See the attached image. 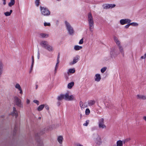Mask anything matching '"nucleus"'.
Masks as SVG:
<instances>
[{
	"instance_id": "obj_44",
	"label": "nucleus",
	"mask_w": 146,
	"mask_h": 146,
	"mask_svg": "<svg viewBox=\"0 0 146 146\" xmlns=\"http://www.w3.org/2000/svg\"><path fill=\"white\" fill-rule=\"evenodd\" d=\"M83 42V38H82L80 40V41L79 42V44H82Z\"/></svg>"
},
{
	"instance_id": "obj_1",
	"label": "nucleus",
	"mask_w": 146,
	"mask_h": 146,
	"mask_svg": "<svg viewBox=\"0 0 146 146\" xmlns=\"http://www.w3.org/2000/svg\"><path fill=\"white\" fill-rule=\"evenodd\" d=\"M63 99L69 101L74 100V96L73 95L69 96L68 92L64 94H61L57 98V99L59 101H60Z\"/></svg>"
},
{
	"instance_id": "obj_53",
	"label": "nucleus",
	"mask_w": 146,
	"mask_h": 146,
	"mask_svg": "<svg viewBox=\"0 0 146 146\" xmlns=\"http://www.w3.org/2000/svg\"><path fill=\"white\" fill-rule=\"evenodd\" d=\"M3 4L4 5H5L6 4V0H3Z\"/></svg>"
},
{
	"instance_id": "obj_9",
	"label": "nucleus",
	"mask_w": 146,
	"mask_h": 146,
	"mask_svg": "<svg viewBox=\"0 0 146 146\" xmlns=\"http://www.w3.org/2000/svg\"><path fill=\"white\" fill-rule=\"evenodd\" d=\"M113 38L116 44L117 47L121 45V42L116 36H114Z\"/></svg>"
},
{
	"instance_id": "obj_28",
	"label": "nucleus",
	"mask_w": 146,
	"mask_h": 146,
	"mask_svg": "<svg viewBox=\"0 0 146 146\" xmlns=\"http://www.w3.org/2000/svg\"><path fill=\"white\" fill-rule=\"evenodd\" d=\"M103 8L104 9H109V4H104L102 6Z\"/></svg>"
},
{
	"instance_id": "obj_21",
	"label": "nucleus",
	"mask_w": 146,
	"mask_h": 146,
	"mask_svg": "<svg viewBox=\"0 0 146 146\" xmlns=\"http://www.w3.org/2000/svg\"><path fill=\"white\" fill-rule=\"evenodd\" d=\"M74 85V82H71L68 84V88L69 89H71L72 88V86Z\"/></svg>"
},
{
	"instance_id": "obj_5",
	"label": "nucleus",
	"mask_w": 146,
	"mask_h": 146,
	"mask_svg": "<svg viewBox=\"0 0 146 146\" xmlns=\"http://www.w3.org/2000/svg\"><path fill=\"white\" fill-rule=\"evenodd\" d=\"M65 24L68 34L70 35H72L74 33L73 27L71 26L70 23L66 21H65Z\"/></svg>"
},
{
	"instance_id": "obj_30",
	"label": "nucleus",
	"mask_w": 146,
	"mask_h": 146,
	"mask_svg": "<svg viewBox=\"0 0 146 146\" xmlns=\"http://www.w3.org/2000/svg\"><path fill=\"white\" fill-rule=\"evenodd\" d=\"M40 0H36L35 1V5L37 7H38L40 3Z\"/></svg>"
},
{
	"instance_id": "obj_2",
	"label": "nucleus",
	"mask_w": 146,
	"mask_h": 146,
	"mask_svg": "<svg viewBox=\"0 0 146 146\" xmlns=\"http://www.w3.org/2000/svg\"><path fill=\"white\" fill-rule=\"evenodd\" d=\"M88 20L89 26L90 31L93 32L94 28V22L91 13H90L88 14Z\"/></svg>"
},
{
	"instance_id": "obj_18",
	"label": "nucleus",
	"mask_w": 146,
	"mask_h": 146,
	"mask_svg": "<svg viewBox=\"0 0 146 146\" xmlns=\"http://www.w3.org/2000/svg\"><path fill=\"white\" fill-rule=\"evenodd\" d=\"M105 105L107 108L110 109L112 108L113 107V105L110 103H106Z\"/></svg>"
},
{
	"instance_id": "obj_62",
	"label": "nucleus",
	"mask_w": 146,
	"mask_h": 146,
	"mask_svg": "<svg viewBox=\"0 0 146 146\" xmlns=\"http://www.w3.org/2000/svg\"><path fill=\"white\" fill-rule=\"evenodd\" d=\"M41 118V117H39L38 118V119H40Z\"/></svg>"
},
{
	"instance_id": "obj_26",
	"label": "nucleus",
	"mask_w": 146,
	"mask_h": 146,
	"mask_svg": "<svg viewBox=\"0 0 146 146\" xmlns=\"http://www.w3.org/2000/svg\"><path fill=\"white\" fill-rule=\"evenodd\" d=\"M40 35L42 38H47L48 36V35L45 33H41Z\"/></svg>"
},
{
	"instance_id": "obj_43",
	"label": "nucleus",
	"mask_w": 146,
	"mask_h": 146,
	"mask_svg": "<svg viewBox=\"0 0 146 146\" xmlns=\"http://www.w3.org/2000/svg\"><path fill=\"white\" fill-rule=\"evenodd\" d=\"M34 62H32V64L31 66V70L30 72H31L32 71V70H33V65H34Z\"/></svg>"
},
{
	"instance_id": "obj_47",
	"label": "nucleus",
	"mask_w": 146,
	"mask_h": 146,
	"mask_svg": "<svg viewBox=\"0 0 146 146\" xmlns=\"http://www.w3.org/2000/svg\"><path fill=\"white\" fill-rule=\"evenodd\" d=\"M40 58V53L39 52V49H38V52L37 58L38 59H39Z\"/></svg>"
},
{
	"instance_id": "obj_57",
	"label": "nucleus",
	"mask_w": 146,
	"mask_h": 146,
	"mask_svg": "<svg viewBox=\"0 0 146 146\" xmlns=\"http://www.w3.org/2000/svg\"><path fill=\"white\" fill-rule=\"evenodd\" d=\"M60 102H58V103H57V105L58 106H59L60 105Z\"/></svg>"
},
{
	"instance_id": "obj_12",
	"label": "nucleus",
	"mask_w": 146,
	"mask_h": 146,
	"mask_svg": "<svg viewBox=\"0 0 146 146\" xmlns=\"http://www.w3.org/2000/svg\"><path fill=\"white\" fill-rule=\"evenodd\" d=\"M11 115L13 117H15V118H17V117L18 115L17 112V111L15 107H14L13 108V111L11 113Z\"/></svg>"
},
{
	"instance_id": "obj_56",
	"label": "nucleus",
	"mask_w": 146,
	"mask_h": 146,
	"mask_svg": "<svg viewBox=\"0 0 146 146\" xmlns=\"http://www.w3.org/2000/svg\"><path fill=\"white\" fill-rule=\"evenodd\" d=\"M32 62H34V57H33V56H32Z\"/></svg>"
},
{
	"instance_id": "obj_19",
	"label": "nucleus",
	"mask_w": 146,
	"mask_h": 146,
	"mask_svg": "<svg viewBox=\"0 0 146 146\" xmlns=\"http://www.w3.org/2000/svg\"><path fill=\"white\" fill-rule=\"evenodd\" d=\"M74 48L75 50H78L81 49L82 48V47L78 45H75L74 46Z\"/></svg>"
},
{
	"instance_id": "obj_42",
	"label": "nucleus",
	"mask_w": 146,
	"mask_h": 146,
	"mask_svg": "<svg viewBox=\"0 0 146 146\" xmlns=\"http://www.w3.org/2000/svg\"><path fill=\"white\" fill-rule=\"evenodd\" d=\"M89 122V120L86 121V123H84L83 125L84 126H87Z\"/></svg>"
},
{
	"instance_id": "obj_4",
	"label": "nucleus",
	"mask_w": 146,
	"mask_h": 146,
	"mask_svg": "<svg viewBox=\"0 0 146 146\" xmlns=\"http://www.w3.org/2000/svg\"><path fill=\"white\" fill-rule=\"evenodd\" d=\"M40 10L41 14L44 16H48L50 14V12L46 7L40 6Z\"/></svg>"
},
{
	"instance_id": "obj_41",
	"label": "nucleus",
	"mask_w": 146,
	"mask_h": 146,
	"mask_svg": "<svg viewBox=\"0 0 146 146\" xmlns=\"http://www.w3.org/2000/svg\"><path fill=\"white\" fill-rule=\"evenodd\" d=\"M59 59H58L57 60V62L56 63V67H55V70H56V69H57L58 67V64H59Z\"/></svg>"
},
{
	"instance_id": "obj_24",
	"label": "nucleus",
	"mask_w": 146,
	"mask_h": 146,
	"mask_svg": "<svg viewBox=\"0 0 146 146\" xmlns=\"http://www.w3.org/2000/svg\"><path fill=\"white\" fill-rule=\"evenodd\" d=\"M15 3V0H11L10 1L9 3L8 4V5L9 7H11Z\"/></svg>"
},
{
	"instance_id": "obj_60",
	"label": "nucleus",
	"mask_w": 146,
	"mask_h": 146,
	"mask_svg": "<svg viewBox=\"0 0 146 146\" xmlns=\"http://www.w3.org/2000/svg\"><path fill=\"white\" fill-rule=\"evenodd\" d=\"M16 130V127H15V129H14V131L15 132V130Z\"/></svg>"
},
{
	"instance_id": "obj_52",
	"label": "nucleus",
	"mask_w": 146,
	"mask_h": 146,
	"mask_svg": "<svg viewBox=\"0 0 146 146\" xmlns=\"http://www.w3.org/2000/svg\"><path fill=\"white\" fill-rule=\"evenodd\" d=\"M96 129V127H92V131H93Z\"/></svg>"
},
{
	"instance_id": "obj_31",
	"label": "nucleus",
	"mask_w": 146,
	"mask_h": 146,
	"mask_svg": "<svg viewBox=\"0 0 146 146\" xmlns=\"http://www.w3.org/2000/svg\"><path fill=\"white\" fill-rule=\"evenodd\" d=\"M130 25H132L133 26H137L138 25V24L136 23L133 22L130 23Z\"/></svg>"
},
{
	"instance_id": "obj_22",
	"label": "nucleus",
	"mask_w": 146,
	"mask_h": 146,
	"mask_svg": "<svg viewBox=\"0 0 146 146\" xmlns=\"http://www.w3.org/2000/svg\"><path fill=\"white\" fill-rule=\"evenodd\" d=\"M95 101L94 100H90L88 101V104L90 106L94 105L95 103Z\"/></svg>"
},
{
	"instance_id": "obj_39",
	"label": "nucleus",
	"mask_w": 146,
	"mask_h": 146,
	"mask_svg": "<svg viewBox=\"0 0 146 146\" xmlns=\"http://www.w3.org/2000/svg\"><path fill=\"white\" fill-rule=\"evenodd\" d=\"M19 93L21 95H22L23 94V91L21 89V86H20V85H19Z\"/></svg>"
},
{
	"instance_id": "obj_23",
	"label": "nucleus",
	"mask_w": 146,
	"mask_h": 146,
	"mask_svg": "<svg viewBox=\"0 0 146 146\" xmlns=\"http://www.w3.org/2000/svg\"><path fill=\"white\" fill-rule=\"evenodd\" d=\"M117 146H123V143L122 141L119 140L117 142Z\"/></svg>"
},
{
	"instance_id": "obj_13",
	"label": "nucleus",
	"mask_w": 146,
	"mask_h": 146,
	"mask_svg": "<svg viewBox=\"0 0 146 146\" xmlns=\"http://www.w3.org/2000/svg\"><path fill=\"white\" fill-rule=\"evenodd\" d=\"M137 98L138 99L142 100H146V96H145L141 94H138L137 95Z\"/></svg>"
},
{
	"instance_id": "obj_63",
	"label": "nucleus",
	"mask_w": 146,
	"mask_h": 146,
	"mask_svg": "<svg viewBox=\"0 0 146 146\" xmlns=\"http://www.w3.org/2000/svg\"><path fill=\"white\" fill-rule=\"evenodd\" d=\"M59 56H58V58H57V59H59Z\"/></svg>"
},
{
	"instance_id": "obj_29",
	"label": "nucleus",
	"mask_w": 146,
	"mask_h": 146,
	"mask_svg": "<svg viewBox=\"0 0 146 146\" xmlns=\"http://www.w3.org/2000/svg\"><path fill=\"white\" fill-rule=\"evenodd\" d=\"M15 102L17 106L18 105V98L17 97H15L14 98Z\"/></svg>"
},
{
	"instance_id": "obj_59",
	"label": "nucleus",
	"mask_w": 146,
	"mask_h": 146,
	"mask_svg": "<svg viewBox=\"0 0 146 146\" xmlns=\"http://www.w3.org/2000/svg\"><path fill=\"white\" fill-rule=\"evenodd\" d=\"M56 70H57V69L56 70H55V73H56Z\"/></svg>"
},
{
	"instance_id": "obj_10",
	"label": "nucleus",
	"mask_w": 146,
	"mask_h": 146,
	"mask_svg": "<svg viewBox=\"0 0 146 146\" xmlns=\"http://www.w3.org/2000/svg\"><path fill=\"white\" fill-rule=\"evenodd\" d=\"M40 44L42 47L45 48L48 44V43L47 41H46L43 40L41 42Z\"/></svg>"
},
{
	"instance_id": "obj_36",
	"label": "nucleus",
	"mask_w": 146,
	"mask_h": 146,
	"mask_svg": "<svg viewBox=\"0 0 146 146\" xmlns=\"http://www.w3.org/2000/svg\"><path fill=\"white\" fill-rule=\"evenodd\" d=\"M130 139L129 138L126 139H125L123 140L122 141L123 143L125 144V143L127 142L130 140Z\"/></svg>"
},
{
	"instance_id": "obj_8",
	"label": "nucleus",
	"mask_w": 146,
	"mask_h": 146,
	"mask_svg": "<svg viewBox=\"0 0 146 146\" xmlns=\"http://www.w3.org/2000/svg\"><path fill=\"white\" fill-rule=\"evenodd\" d=\"M79 58L80 56H79L78 55L74 57L73 61L70 63V64L72 65L76 63L79 60Z\"/></svg>"
},
{
	"instance_id": "obj_40",
	"label": "nucleus",
	"mask_w": 146,
	"mask_h": 146,
	"mask_svg": "<svg viewBox=\"0 0 146 146\" xmlns=\"http://www.w3.org/2000/svg\"><path fill=\"white\" fill-rule=\"evenodd\" d=\"M44 25L45 26H50V23H47L46 22H45L44 24Z\"/></svg>"
},
{
	"instance_id": "obj_35",
	"label": "nucleus",
	"mask_w": 146,
	"mask_h": 146,
	"mask_svg": "<svg viewBox=\"0 0 146 146\" xmlns=\"http://www.w3.org/2000/svg\"><path fill=\"white\" fill-rule=\"evenodd\" d=\"M19 107L23 108V103L21 102V100L19 99Z\"/></svg>"
},
{
	"instance_id": "obj_51",
	"label": "nucleus",
	"mask_w": 146,
	"mask_h": 146,
	"mask_svg": "<svg viewBox=\"0 0 146 146\" xmlns=\"http://www.w3.org/2000/svg\"><path fill=\"white\" fill-rule=\"evenodd\" d=\"M30 103V101L29 99H27V104H29Z\"/></svg>"
},
{
	"instance_id": "obj_49",
	"label": "nucleus",
	"mask_w": 146,
	"mask_h": 146,
	"mask_svg": "<svg viewBox=\"0 0 146 146\" xmlns=\"http://www.w3.org/2000/svg\"><path fill=\"white\" fill-rule=\"evenodd\" d=\"M44 107L46 109H47V110H48L49 107L47 105H44Z\"/></svg>"
},
{
	"instance_id": "obj_16",
	"label": "nucleus",
	"mask_w": 146,
	"mask_h": 146,
	"mask_svg": "<svg viewBox=\"0 0 146 146\" xmlns=\"http://www.w3.org/2000/svg\"><path fill=\"white\" fill-rule=\"evenodd\" d=\"M80 106L82 108H84L87 107V104L85 103L83 104L82 101H80L79 103Z\"/></svg>"
},
{
	"instance_id": "obj_54",
	"label": "nucleus",
	"mask_w": 146,
	"mask_h": 146,
	"mask_svg": "<svg viewBox=\"0 0 146 146\" xmlns=\"http://www.w3.org/2000/svg\"><path fill=\"white\" fill-rule=\"evenodd\" d=\"M15 87L16 88L18 89V84H17Z\"/></svg>"
},
{
	"instance_id": "obj_33",
	"label": "nucleus",
	"mask_w": 146,
	"mask_h": 146,
	"mask_svg": "<svg viewBox=\"0 0 146 146\" xmlns=\"http://www.w3.org/2000/svg\"><path fill=\"white\" fill-rule=\"evenodd\" d=\"M110 54L111 58H115L117 56V55H114L113 54V52L112 51H110Z\"/></svg>"
},
{
	"instance_id": "obj_20",
	"label": "nucleus",
	"mask_w": 146,
	"mask_h": 146,
	"mask_svg": "<svg viewBox=\"0 0 146 146\" xmlns=\"http://www.w3.org/2000/svg\"><path fill=\"white\" fill-rule=\"evenodd\" d=\"M75 70L74 68H70L68 70V74H69V73H74L75 72Z\"/></svg>"
},
{
	"instance_id": "obj_38",
	"label": "nucleus",
	"mask_w": 146,
	"mask_h": 146,
	"mask_svg": "<svg viewBox=\"0 0 146 146\" xmlns=\"http://www.w3.org/2000/svg\"><path fill=\"white\" fill-rule=\"evenodd\" d=\"M106 67H104L102 68L101 70V72L103 73L106 70Z\"/></svg>"
},
{
	"instance_id": "obj_14",
	"label": "nucleus",
	"mask_w": 146,
	"mask_h": 146,
	"mask_svg": "<svg viewBox=\"0 0 146 146\" xmlns=\"http://www.w3.org/2000/svg\"><path fill=\"white\" fill-rule=\"evenodd\" d=\"M49 52H52L54 50V48L53 47L48 44L46 47L45 48Z\"/></svg>"
},
{
	"instance_id": "obj_46",
	"label": "nucleus",
	"mask_w": 146,
	"mask_h": 146,
	"mask_svg": "<svg viewBox=\"0 0 146 146\" xmlns=\"http://www.w3.org/2000/svg\"><path fill=\"white\" fill-rule=\"evenodd\" d=\"M130 25V23H129V24H128L125 26V28L126 29L128 28Z\"/></svg>"
},
{
	"instance_id": "obj_25",
	"label": "nucleus",
	"mask_w": 146,
	"mask_h": 146,
	"mask_svg": "<svg viewBox=\"0 0 146 146\" xmlns=\"http://www.w3.org/2000/svg\"><path fill=\"white\" fill-rule=\"evenodd\" d=\"M44 107V105H41L39 106L37 108V110L39 111L42 110Z\"/></svg>"
},
{
	"instance_id": "obj_37",
	"label": "nucleus",
	"mask_w": 146,
	"mask_h": 146,
	"mask_svg": "<svg viewBox=\"0 0 146 146\" xmlns=\"http://www.w3.org/2000/svg\"><path fill=\"white\" fill-rule=\"evenodd\" d=\"M38 146H44L42 141H40L38 142Z\"/></svg>"
},
{
	"instance_id": "obj_27",
	"label": "nucleus",
	"mask_w": 146,
	"mask_h": 146,
	"mask_svg": "<svg viewBox=\"0 0 146 146\" xmlns=\"http://www.w3.org/2000/svg\"><path fill=\"white\" fill-rule=\"evenodd\" d=\"M12 10H10V12H5L4 13V14L6 16H9L11 15V13H12Z\"/></svg>"
},
{
	"instance_id": "obj_55",
	"label": "nucleus",
	"mask_w": 146,
	"mask_h": 146,
	"mask_svg": "<svg viewBox=\"0 0 146 146\" xmlns=\"http://www.w3.org/2000/svg\"><path fill=\"white\" fill-rule=\"evenodd\" d=\"M146 58H145L144 56H142L141 57V59H145Z\"/></svg>"
},
{
	"instance_id": "obj_6",
	"label": "nucleus",
	"mask_w": 146,
	"mask_h": 146,
	"mask_svg": "<svg viewBox=\"0 0 146 146\" xmlns=\"http://www.w3.org/2000/svg\"><path fill=\"white\" fill-rule=\"evenodd\" d=\"M98 124V127L100 129H104L106 128V126L104 124V118H101L99 119Z\"/></svg>"
},
{
	"instance_id": "obj_11",
	"label": "nucleus",
	"mask_w": 146,
	"mask_h": 146,
	"mask_svg": "<svg viewBox=\"0 0 146 146\" xmlns=\"http://www.w3.org/2000/svg\"><path fill=\"white\" fill-rule=\"evenodd\" d=\"M118 50L119 51V53H121L123 56L124 55V52L123 47L121 46H119L117 47Z\"/></svg>"
},
{
	"instance_id": "obj_58",
	"label": "nucleus",
	"mask_w": 146,
	"mask_h": 146,
	"mask_svg": "<svg viewBox=\"0 0 146 146\" xmlns=\"http://www.w3.org/2000/svg\"><path fill=\"white\" fill-rule=\"evenodd\" d=\"M144 56H145V58L146 57V53L144 54Z\"/></svg>"
},
{
	"instance_id": "obj_32",
	"label": "nucleus",
	"mask_w": 146,
	"mask_h": 146,
	"mask_svg": "<svg viewBox=\"0 0 146 146\" xmlns=\"http://www.w3.org/2000/svg\"><path fill=\"white\" fill-rule=\"evenodd\" d=\"M90 113V110L88 108L86 109L85 111V114L86 115H88Z\"/></svg>"
},
{
	"instance_id": "obj_7",
	"label": "nucleus",
	"mask_w": 146,
	"mask_h": 146,
	"mask_svg": "<svg viewBox=\"0 0 146 146\" xmlns=\"http://www.w3.org/2000/svg\"><path fill=\"white\" fill-rule=\"evenodd\" d=\"M131 22V20L128 19H125L120 20V23L121 25H124L127 23H129Z\"/></svg>"
},
{
	"instance_id": "obj_34",
	"label": "nucleus",
	"mask_w": 146,
	"mask_h": 146,
	"mask_svg": "<svg viewBox=\"0 0 146 146\" xmlns=\"http://www.w3.org/2000/svg\"><path fill=\"white\" fill-rule=\"evenodd\" d=\"M115 5L114 4H109V9H111L114 7Z\"/></svg>"
},
{
	"instance_id": "obj_50",
	"label": "nucleus",
	"mask_w": 146,
	"mask_h": 146,
	"mask_svg": "<svg viewBox=\"0 0 146 146\" xmlns=\"http://www.w3.org/2000/svg\"><path fill=\"white\" fill-rule=\"evenodd\" d=\"M2 74V70H0V77H1Z\"/></svg>"
},
{
	"instance_id": "obj_48",
	"label": "nucleus",
	"mask_w": 146,
	"mask_h": 146,
	"mask_svg": "<svg viewBox=\"0 0 146 146\" xmlns=\"http://www.w3.org/2000/svg\"><path fill=\"white\" fill-rule=\"evenodd\" d=\"M143 119L145 122H146V116H143Z\"/></svg>"
},
{
	"instance_id": "obj_17",
	"label": "nucleus",
	"mask_w": 146,
	"mask_h": 146,
	"mask_svg": "<svg viewBox=\"0 0 146 146\" xmlns=\"http://www.w3.org/2000/svg\"><path fill=\"white\" fill-rule=\"evenodd\" d=\"M63 138L62 136H58L57 138V141L60 144H62V143Z\"/></svg>"
},
{
	"instance_id": "obj_15",
	"label": "nucleus",
	"mask_w": 146,
	"mask_h": 146,
	"mask_svg": "<svg viewBox=\"0 0 146 146\" xmlns=\"http://www.w3.org/2000/svg\"><path fill=\"white\" fill-rule=\"evenodd\" d=\"M101 79L100 75L99 74H96L95 75V81L97 82H99L100 81Z\"/></svg>"
},
{
	"instance_id": "obj_64",
	"label": "nucleus",
	"mask_w": 146,
	"mask_h": 146,
	"mask_svg": "<svg viewBox=\"0 0 146 146\" xmlns=\"http://www.w3.org/2000/svg\"><path fill=\"white\" fill-rule=\"evenodd\" d=\"M111 146H116L115 145H112Z\"/></svg>"
},
{
	"instance_id": "obj_61",
	"label": "nucleus",
	"mask_w": 146,
	"mask_h": 146,
	"mask_svg": "<svg viewBox=\"0 0 146 146\" xmlns=\"http://www.w3.org/2000/svg\"><path fill=\"white\" fill-rule=\"evenodd\" d=\"M38 87V86L36 85V89Z\"/></svg>"
},
{
	"instance_id": "obj_45",
	"label": "nucleus",
	"mask_w": 146,
	"mask_h": 146,
	"mask_svg": "<svg viewBox=\"0 0 146 146\" xmlns=\"http://www.w3.org/2000/svg\"><path fill=\"white\" fill-rule=\"evenodd\" d=\"M33 102L36 104L37 105H39V102L38 101L36 100H33Z\"/></svg>"
},
{
	"instance_id": "obj_3",
	"label": "nucleus",
	"mask_w": 146,
	"mask_h": 146,
	"mask_svg": "<svg viewBox=\"0 0 146 146\" xmlns=\"http://www.w3.org/2000/svg\"><path fill=\"white\" fill-rule=\"evenodd\" d=\"M94 141L96 144L98 145H101L102 143L101 137L98 134H93Z\"/></svg>"
}]
</instances>
